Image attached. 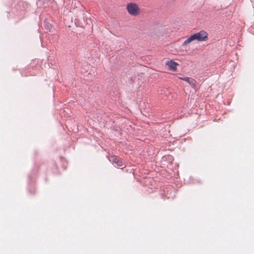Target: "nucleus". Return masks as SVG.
I'll return each mask as SVG.
<instances>
[{"instance_id": "7ed1b4c3", "label": "nucleus", "mask_w": 254, "mask_h": 254, "mask_svg": "<svg viewBox=\"0 0 254 254\" xmlns=\"http://www.w3.org/2000/svg\"><path fill=\"white\" fill-rule=\"evenodd\" d=\"M166 65L168 66V69L170 70L176 71L177 70V66L179 64L173 60H170L166 62Z\"/></svg>"}, {"instance_id": "39448f33", "label": "nucleus", "mask_w": 254, "mask_h": 254, "mask_svg": "<svg viewBox=\"0 0 254 254\" xmlns=\"http://www.w3.org/2000/svg\"><path fill=\"white\" fill-rule=\"evenodd\" d=\"M113 162L118 167H122L124 165L123 161L116 157L114 158Z\"/></svg>"}, {"instance_id": "423d86ee", "label": "nucleus", "mask_w": 254, "mask_h": 254, "mask_svg": "<svg viewBox=\"0 0 254 254\" xmlns=\"http://www.w3.org/2000/svg\"><path fill=\"white\" fill-rule=\"evenodd\" d=\"M179 78L182 80H183V78H184L183 77H179Z\"/></svg>"}, {"instance_id": "f03ea898", "label": "nucleus", "mask_w": 254, "mask_h": 254, "mask_svg": "<svg viewBox=\"0 0 254 254\" xmlns=\"http://www.w3.org/2000/svg\"><path fill=\"white\" fill-rule=\"evenodd\" d=\"M126 9L128 13L132 16H137L140 13V9L135 3H128L127 5Z\"/></svg>"}, {"instance_id": "20e7f679", "label": "nucleus", "mask_w": 254, "mask_h": 254, "mask_svg": "<svg viewBox=\"0 0 254 254\" xmlns=\"http://www.w3.org/2000/svg\"><path fill=\"white\" fill-rule=\"evenodd\" d=\"M183 80L187 81L193 88H195L196 85V81L193 78L189 77H184Z\"/></svg>"}, {"instance_id": "f257e3e1", "label": "nucleus", "mask_w": 254, "mask_h": 254, "mask_svg": "<svg viewBox=\"0 0 254 254\" xmlns=\"http://www.w3.org/2000/svg\"><path fill=\"white\" fill-rule=\"evenodd\" d=\"M208 40V33L204 31L201 30L200 32L194 33L191 35L189 38L186 40L183 44V46H186L190 44L194 40L198 41H206Z\"/></svg>"}]
</instances>
